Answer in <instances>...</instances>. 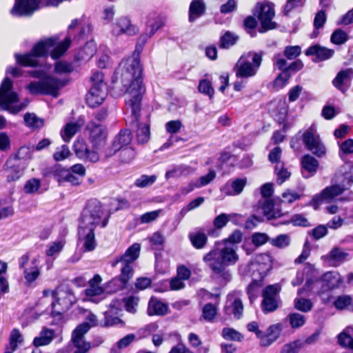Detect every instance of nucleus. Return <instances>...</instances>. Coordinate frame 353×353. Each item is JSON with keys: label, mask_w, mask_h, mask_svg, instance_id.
Here are the masks:
<instances>
[{"label": "nucleus", "mask_w": 353, "mask_h": 353, "mask_svg": "<svg viewBox=\"0 0 353 353\" xmlns=\"http://www.w3.org/2000/svg\"><path fill=\"white\" fill-rule=\"evenodd\" d=\"M86 322L81 324L72 332V340L76 350L73 353H86L91 347L90 344L85 342L83 336L91 327L97 325V316L90 312L86 316Z\"/></svg>", "instance_id": "9d476101"}, {"label": "nucleus", "mask_w": 353, "mask_h": 353, "mask_svg": "<svg viewBox=\"0 0 353 353\" xmlns=\"http://www.w3.org/2000/svg\"><path fill=\"white\" fill-rule=\"evenodd\" d=\"M217 314V307L212 303H207L203 308L202 316L208 321H212Z\"/></svg>", "instance_id": "6e6d98bb"}, {"label": "nucleus", "mask_w": 353, "mask_h": 353, "mask_svg": "<svg viewBox=\"0 0 353 353\" xmlns=\"http://www.w3.org/2000/svg\"><path fill=\"white\" fill-rule=\"evenodd\" d=\"M262 62L261 54L249 52L239 58L234 66L236 76L239 78H250L255 76Z\"/></svg>", "instance_id": "6e6552de"}, {"label": "nucleus", "mask_w": 353, "mask_h": 353, "mask_svg": "<svg viewBox=\"0 0 353 353\" xmlns=\"http://www.w3.org/2000/svg\"><path fill=\"white\" fill-rule=\"evenodd\" d=\"M30 150L27 147H21L17 153L10 157L5 163L4 170L8 181L19 179L23 174L21 159L29 157Z\"/></svg>", "instance_id": "9b49d317"}, {"label": "nucleus", "mask_w": 353, "mask_h": 353, "mask_svg": "<svg viewBox=\"0 0 353 353\" xmlns=\"http://www.w3.org/2000/svg\"><path fill=\"white\" fill-rule=\"evenodd\" d=\"M334 180L348 190L353 184V164L348 163L343 165L335 174Z\"/></svg>", "instance_id": "b1692460"}, {"label": "nucleus", "mask_w": 353, "mask_h": 353, "mask_svg": "<svg viewBox=\"0 0 353 353\" xmlns=\"http://www.w3.org/2000/svg\"><path fill=\"white\" fill-rule=\"evenodd\" d=\"M30 75L39 79L28 83L26 88L31 94L51 95L57 97L59 90L66 85V81L50 75H44L43 70H33Z\"/></svg>", "instance_id": "423d86ee"}, {"label": "nucleus", "mask_w": 353, "mask_h": 353, "mask_svg": "<svg viewBox=\"0 0 353 353\" xmlns=\"http://www.w3.org/2000/svg\"><path fill=\"white\" fill-rule=\"evenodd\" d=\"M74 151L76 156L81 160L97 163L99 161V154L97 152V148L90 149L83 140H77L74 143Z\"/></svg>", "instance_id": "6ab92c4d"}, {"label": "nucleus", "mask_w": 353, "mask_h": 353, "mask_svg": "<svg viewBox=\"0 0 353 353\" xmlns=\"http://www.w3.org/2000/svg\"><path fill=\"white\" fill-rule=\"evenodd\" d=\"M41 186V181L38 179L32 178L28 180L24 185V191L27 194H34Z\"/></svg>", "instance_id": "052dcab7"}, {"label": "nucleus", "mask_w": 353, "mask_h": 353, "mask_svg": "<svg viewBox=\"0 0 353 353\" xmlns=\"http://www.w3.org/2000/svg\"><path fill=\"white\" fill-rule=\"evenodd\" d=\"M274 170L277 176V183L279 184L283 183L290 176V173L285 168L283 162H278L275 165Z\"/></svg>", "instance_id": "8fccbe9b"}, {"label": "nucleus", "mask_w": 353, "mask_h": 353, "mask_svg": "<svg viewBox=\"0 0 353 353\" xmlns=\"http://www.w3.org/2000/svg\"><path fill=\"white\" fill-rule=\"evenodd\" d=\"M302 174L305 178H309L316 173L319 167V161L310 154H305L301 161Z\"/></svg>", "instance_id": "7c9ffc66"}, {"label": "nucleus", "mask_w": 353, "mask_h": 353, "mask_svg": "<svg viewBox=\"0 0 353 353\" xmlns=\"http://www.w3.org/2000/svg\"><path fill=\"white\" fill-rule=\"evenodd\" d=\"M165 21L166 17L165 16L155 14L150 16L146 22L145 32L139 36L137 45L143 46L149 38L165 26Z\"/></svg>", "instance_id": "dca6fc26"}, {"label": "nucleus", "mask_w": 353, "mask_h": 353, "mask_svg": "<svg viewBox=\"0 0 353 353\" xmlns=\"http://www.w3.org/2000/svg\"><path fill=\"white\" fill-rule=\"evenodd\" d=\"M132 141V135L129 130H121L115 137L111 147L106 150L105 157L113 156L117 151L129 145Z\"/></svg>", "instance_id": "4be33fe9"}, {"label": "nucleus", "mask_w": 353, "mask_h": 353, "mask_svg": "<svg viewBox=\"0 0 353 353\" xmlns=\"http://www.w3.org/2000/svg\"><path fill=\"white\" fill-rule=\"evenodd\" d=\"M83 125L81 120H78L76 122H69L66 123L61 131V136L65 142H69L74 135L81 129Z\"/></svg>", "instance_id": "f704fd0d"}, {"label": "nucleus", "mask_w": 353, "mask_h": 353, "mask_svg": "<svg viewBox=\"0 0 353 353\" xmlns=\"http://www.w3.org/2000/svg\"><path fill=\"white\" fill-rule=\"evenodd\" d=\"M91 88L86 96L89 106L95 108L103 103L107 97L106 85L103 81V74L101 72H94L91 77Z\"/></svg>", "instance_id": "1a4fd4ad"}, {"label": "nucleus", "mask_w": 353, "mask_h": 353, "mask_svg": "<svg viewBox=\"0 0 353 353\" xmlns=\"http://www.w3.org/2000/svg\"><path fill=\"white\" fill-rule=\"evenodd\" d=\"M141 245L139 243H134L130 246L125 253L117 259L112 265L121 263V274L118 278L112 279L108 286L112 288L113 292H117L126 288L128 281L133 276L132 263L139 258L140 254Z\"/></svg>", "instance_id": "39448f33"}, {"label": "nucleus", "mask_w": 353, "mask_h": 353, "mask_svg": "<svg viewBox=\"0 0 353 353\" xmlns=\"http://www.w3.org/2000/svg\"><path fill=\"white\" fill-rule=\"evenodd\" d=\"M192 172V170L190 166L181 165L174 168L172 170L168 171L165 173V177L167 179L171 177H179L181 175L187 174Z\"/></svg>", "instance_id": "de8ad7c7"}, {"label": "nucleus", "mask_w": 353, "mask_h": 353, "mask_svg": "<svg viewBox=\"0 0 353 353\" xmlns=\"http://www.w3.org/2000/svg\"><path fill=\"white\" fill-rule=\"evenodd\" d=\"M323 290H330L339 288L343 283V279L336 272H327L321 278Z\"/></svg>", "instance_id": "c756f323"}, {"label": "nucleus", "mask_w": 353, "mask_h": 353, "mask_svg": "<svg viewBox=\"0 0 353 353\" xmlns=\"http://www.w3.org/2000/svg\"><path fill=\"white\" fill-rule=\"evenodd\" d=\"M23 274L27 285H30L34 283L41 274L38 259L34 258L31 261V265L27 268H24Z\"/></svg>", "instance_id": "72a5a7b5"}, {"label": "nucleus", "mask_w": 353, "mask_h": 353, "mask_svg": "<svg viewBox=\"0 0 353 353\" xmlns=\"http://www.w3.org/2000/svg\"><path fill=\"white\" fill-rule=\"evenodd\" d=\"M257 13V18L261 22V27L259 32H265L268 30L276 28V23L272 21L275 15L273 5L271 3H259L256 7L255 14Z\"/></svg>", "instance_id": "4468645a"}, {"label": "nucleus", "mask_w": 353, "mask_h": 353, "mask_svg": "<svg viewBox=\"0 0 353 353\" xmlns=\"http://www.w3.org/2000/svg\"><path fill=\"white\" fill-rule=\"evenodd\" d=\"M157 180L155 175H142L135 181L136 186L139 188H145L153 184Z\"/></svg>", "instance_id": "0e129e2a"}, {"label": "nucleus", "mask_w": 353, "mask_h": 353, "mask_svg": "<svg viewBox=\"0 0 353 353\" xmlns=\"http://www.w3.org/2000/svg\"><path fill=\"white\" fill-rule=\"evenodd\" d=\"M198 90L200 92L208 95L210 98L212 97L214 92L212 83L206 79L200 81Z\"/></svg>", "instance_id": "69168bd1"}, {"label": "nucleus", "mask_w": 353, "mask_h": 353, "mask_svg": "<svg viewBox=\"0 0 353 353\" xmlns=\"http://www.w3.org/2000/svg\"><path fill=\"white\" fill-rule=\"evenodd\" d=\"M291 239L288 234H279L275 238L270 239L272 245L279 248H285L290 244Z\"/></svg>", "instance_id": "49530a36"}, {"label": "nucleus", "mask_w": 353, "mask_h": 353, "mask_svg": "<svg viewBox=\"0 0 353 353\" xmlns=\"http://www.w3.org/2000/svg\"><path fill=\"white\" fill-rule=\"evenodd\" d=\"M338 342L341 346L347 347L353 350V339L347 332V330H344L338 335Z\"/></svg>", "instance_id": "338daca9"}, {"label": "nucleus", "mask_w": 353, "mask_h": 353, "mask_svg": "<svg viewBox=\"0 0 353 353\" xmlns=\"http://www.w3.org/2000/svg\"><path fill=\"white\" fill-rule=\"evenodd\" d=\"M234 216V214L221 213L216 216L213 221V225L216 229H221L226 225L228 221Z\"/></svg>", "instance_id": "864d4df0"}, {"label": "nucleus", "mask_w": 353, "mask_h": 353, "mask_svg": "<svg viewBox=\"0 0 353 353\" xmlns=\"http://www.w3.org/2000/svg\"><path fill=\"white\" fill-rule=\"evenodd\" d=\"M313 304L310 300L304 298H297L294 300V307L303 312H307L312 308Z\"/></svg>", "instance_id": "5fc2aeb1"}, {"label": "nucleus", "mask_w": 353, "mask_h": 353, "mask_svg": "<svg viewBox=\"0 0 353 353\" xmlns=\"http://www.w3.org/2000/svg\"><path fill=\"white\" fill-rule=\"evenodd\" d=\"M23 336L18 329H13L10 334V348L12 352L15 351L18 345L23 342Z\"/></svg>", "instance_id": "09e8293b"}, {"label": "nucleus", "mask_w": 353, "mask_h": 353, "mask_svg": "<svg viewBox=\"0 0 353 353\" xmlns=\"http://www.w3.org/2000/svg\"><path fill=\"white\" fill-rule=\"evenodd\" d=\"M238 39L239 37L236 34L228 31L221 38L220 47L229 48L234 45Z\"/></svg>", "instance_id": "a18cd8bd"}, {"label": "nucleus", "mask_w": 353, "mask_h": 353, "mask_svg": "<svg viewBox=\"0 0 353 353\" xmlns=\"http://www.w3.org/2000/svg\"><path fill=\"white\" fill-rule=\"evenodd\" d=\"M242 234L240 231H234L222 243L217 245L208 253L203 256V261L214 274H220L229 280L231 275L225 271L227 266L234 265L239 260L236 254L237 246L235 245L241 241Z\"/></svg>", "instance_id": "20e7f679"}, {"label": "nucleus", "mask_w": 353, "mask_h": 353, "mask_svg": "<svg viewBox=\"0 0 353 353\" xmlns=\"http://www.w3.org/2000/svg\"><path fill=\"white\" fill-rule=\"evenodd\" d=\"M139 31V28L132 24L128 17H121L116 19L112 24V32L114 36L126 34L128 36L136 35Z\"/></svg>", "instance_id": "aec40b11"}, {"label": "nucleus", "mask_w": 353, "mask_h": 353, "mask_svg": "<svg viewBox=\"0 0 353 353\" xmlns=\"http://www.w3.org/2000/svg\"><path fill=\"white\" fill-rule=\"evenodd\" d=\"M41 0H16L10 13L15 17L31 16L39 9Z\"/></svg>", "instance_id": "a211bd4d"}, {"label": "nucleus", "mask_w": 353, "mask_h": 353, "mask_svg": "<svg viewBox=\"0 0 353 353\" xmlns=\"http://www.w3.org/2000/svg\"><path fill=\"white\" fill-rule=\"evenodd\" d=\"M290 324L292 328H299L302 327L306 321L305 316L299 313H292L288 316Z\"/></svg>", "instance_id": "603ef678"}, {"label": "nucleus", "mask_w": 353, "mask_h": 353, "mask_svg": "<svg viewBox=\"0 0 353 353\" xmlns=\"http://www.w3.org/2000/svg\"><path fill=\"white\" fill-rule=\"evenodd\" d=\"M65 241L59 240L53 241L48 245V248L46 250V254L48 256H53L58 254L63 248Z\"/></svg>", "instance_id": "3c124183"}, {"label": "nucleus", "mask_w": 353, "mask_h": 353, "mask_svg": "<svg viewBox=\"0 0 353 353\" xmlns=\"http://www.w3.org/2000/svg\"><path fill=\"white\" fill-rule=\"evenodd\" d=\"M301 48L298 46H288L285 47L283 54L284 56L289 60H292L299 57L301 54Z\"/></svg>", "instance_id": "774afa93"}, {"label": "nucleus", "mask_w": 353, "mask_h": 353, "mask_svg": "<svg viewBox=\"0 0 353 353\" xmlns=\"http://www.w3.org/2000/svg\"><path fill=\"white\" fill-rule=\"evenodd\" d=\"M205 10V5L203 0H193L189 8V20L192 22L202 16Z\"/></svg>", "instance_id": "e433bc0d"}, {"label": "nucleus", "mask_w": 353, "mask_h": 353, "mask_svg": "<svg viewBox=\"0 0 353 353\" xmlns=\"http://www.w3.org/2000/svg\"><path fill=\"white\" fill-rule=\"evenodd\" d=\"M75 29L79 30L77 36L74 37V39L77 40L84 39L91 32L90 25L85 20L74 19L68 27L69 36L63 41L55 46L58 40L57 38H47L41 40L34 46L30 52L24 54H16L17 62L26 67L37 66L39 65L38 58L46 56L52 47L54 48L50 52L51 57L53 59L60 58L69 48L71 43L70 37L73 34V30Z\"/></svg>", "instance_id": "f03ea898"}, {"label": "nucleus", "mask_w": 353, "mask_h": 353, "mask_svg": "<svg viewBox=\"0 0 353 353\" xmlns=\"http://www.w3.org/2000/svg\"><path fill=\"white\" fill-rule=\"evenodd\" d=\"M70 172L69 169H65L59 165L52 168L51 174L61 185L68 182Z\"/></svg>", "instance_id": "a19ab883"}, {"label": "nucleus", "mask_w": 353, "mask_h": 353, "mask_svg": "<svg viewBox=\"0 0 353 353\" xmlns=\"http://www.w3.org/2000/svg\"><path fill=\"white\" fill-rule=\"evenodd\" d=\"M96 51L95 43L93 41H90L78 52L76 57L78 60L87 61L93 57Z\"/></svg>", "instance_id": "58836bf2"}, {"label": "nucleus", "mask_w": 353, "mask_h": 353, "mask_svg": "<svg viewBox=\"0 0 353 353\" xmlns=\"http://www.w3.org/2000/svg\"><path fill=\"white\" fill-rule=\"evenodd\" d=\"M281 331V325L279 323L270 326L266 332H263V336L261 339V345L262 346L270 345L278 339Z\"/></svg>", "instance_id": "473e14b6"}, {"label": "nucleus", "mask_w": 353, "mask_h": 353, "mask_svg": "<svg viewBox=\"0 0 353 353\" xmlns=\"http://www.w3.org/2000/svg\"><path fill=\"white\" fill-rule=\"evenodd\" d=\"M71 154L69 148L66 145H63L57 148L53 154V158L56 161L65 160Z\"/></svg>", "instance_id": "13d9d810"}, {"label": "nucleus", "mask_w": 353, "mask_h": 353, "mask_svg": "<svg viewBox=\"0 0 353 353\" xmlns=\"http://www.w3.org/2000/svg\"><path fill=\"white\" fill-rule=\"evenodd\" d=\"M54 336V330L48 328H43L41 331L39 336L34 339L33 345L35 347L47 345L51 343Z\"/></svg>", "instance_id": "4c0bfd02"}, {"label": "nucleus", "mask_w": 353, "mask_h": 353, "mask_svg": "<svg viewBox=\"0 0 353 353\" xmlns=\"http://www.w3.org/2000/svg\"><path fill=\"white\" fill-rule=\"evenodd\" d=\"M112 83L116 84L115 87L119 88L121 85V90L128 95L126 105L130 110V122H137L141 109L142 97L145 92L138 54L121 62L112 77Z\"/></svg>", "instance_id": "f257e3e1"}, {"label": "nucleus", "mask_w": 353, "mask_h": 353, "mask_svg": "<svg viewBox=\"0 0 353 353\" xmlns=\"http://www.w3.org/2000/svg\"><path fill=\"white\" fill-rule=\"evenodd\" d=\"M188 237L193 247L196 249L203 248L208 241L206 234L200 231L190 233Z\"/></svg>", "instance_id": "ea45409f"}, {"label": "nucleus", "mask_w": 353, "mask_h": 353, "mask_svg": "<svg viewBox=\"0 0 353 353\" xmlns=\"http://www.w3.org/2000/svg\"><path fill=\"white\" fill-rule=\"evenodd\" d=\"M257 21L254 17L249 16L244 19L243 25L247 32L250 34L252 37L256 36L255 28Z\"/></svg>", "instance_id": "e2e57ef3"}, {"label": "nucleus", "mask_w": 353, "mask_h": 353, "mask_svg": "<svg viewBox=\"0 0 353 353\" xmlns=\"http://www.w3.org/2000/svg\"><path fill=\"white\" fill-rule=\"evenodd\" d=\"M101 281V277L99 274H95L94 277L89 281V287L85 290V294L88 297H94L102 294L104 290L100 286Z\"/></svg>", "instance_id": "c9c22d12"}, {"label": "nucleus", "mask_w": 353, "mask_h": 353, "mask_svg": "<svg viewBox=\"0 0 353 353\" xmlns=\"http://www.w3.org/2000/svg\"><path fill=\"white\" fill-rule=\"evenodd\" d=\"M302 139L305 148L318 157H322L325 154V146L321 141L314 125H312L304 131L302 134Z\"/></svg>", "instance_id": "f8f14e48"}, {"label": "nucleus", "mask_w": 353, "mask_h": 353, "mask_svg": "<svg viewBox=\"0 0 353 353\" xmlns=\"http://www.w3.org/2000/svg\"><path fill=\"white\" fill-rule=\"evenodd\" d=\"M237 293L228 295L224 310L226 314H232L236 319H240L243 311V305Z\"/></svg>", "instance_id": "5701e85b"}, {"label": "nucleus", "mask_w": 353, "mask_h": 353, "mask_svg": "<svg viewBox=\"0 0 353 353\" xmlns=\"http://www.w3.org/2000/svg\"><path fill=\"white\" fill-rule=\"evenodd\" d=\"M353 79V69L348 68L340 70L332 80V85L335 88L345 94L351 85Z\"/></svg>", "instance_id": "412c9836"}, {"label": "nucleus", "mask_w": 353, "mask_h": 353, "mask_svg": "<svg viewBox=\"0 0 353 353\" xmlns=\"http://www.w3.org/2000/svg\"><path fill=\"white\" fill-rule=\"evenodd\" d=\"M349 39V37L344 30L338 28L336 29L331 34L330 41L336 46L345 44Z\"/></svg>", "instance_id": "c03bdc74"}, {"label": "nucleus", "mask_w": 353, "mask_h": 353, "mask_svg": "<svg viewBox=\"0 0 353 353\" xmlns=\"http://www.w3.org/2000/svg\"><path fill=\"white\" fill-rule=\"evenodd\" d=\"M345 190H346L345 188L339 183L326 187L320 194L314 196L312 203L314 208L317 209L318 205L323 201L328 202L333 201L336 196L342 194Z\"/></svg>", "instance_id": "f3484780"}, {"label": "nucleus", "mask_w": 353, "mask_h": 353, "mask_svg": "<svg viewBox=\"0 0 353 353\" xmlns=\"http://www.w3.org/2000/svg\"><path fill=\"white\" fill-rule=\"evenodd\" d=\"M19 101V96L12 89V81L6 77L0 85V108L12 114H17L21 111L28 103H21L14 105Z\"/></svg>", "instance_id": "0eeeda50"}, {"label": "nucleus", "mask_w": 353, "mask_h": 353, "mask_svg": "<svg viewBox=\"0 0 353 353\" xmlns=\"http://www.w3.org/2000/svg\"><path fill=\"white\" fill-rule=\"evenodd\" d=\"M56 301L52 303V315L59 316L68 310L75 302L73 293L68 288H59L56 290Z\"/></svg>", "instance_id": "ddd939ff"}, {"label": "nucleus", "mask_w": 353, "mask_h": 353, "mask_svg": "<svg viewBox=\"0 0 353 353\" xmlns=\"http://www.w3.org/2000/svg\"><path fill=\"white\" fill-rule=\"evenodd\" d=\"M334 305L338 310L347 309L353 312V301L350 295L343 294L337 296L334 302Z\"/></svg>", "instance_id": "79ce46f5"}, {"label": "nucleus", "mask_w": 353, "mask_h": 353, "mask_svg": "<svg viewBox=\"0 0 353 353\" xmlns=\"http://www.w3.org/2000/svg\"><path fill=\"white\" fill-rule=\"evenodd\" d=\"M24 121L28 126L39 128L43 126V120L39 119L34 114L27 113L24 115Z\"/></svg>", "instance_id": "4d7b16f0"}, {"label": "nucleus", "mask_w": 353, "mask_h": 353, "mask_svg": "<svg viewBox=\"0 0 353 353\" xmlns=\"http://www.w3.org/2000/svg\"><path fill=\"white\" fill-rule=\"evenodd\" d=\"M281 288L278 284L268 285L263 291L261 308L264 313L275 311L279 307Z\"/></svg>", "instance_id": "2eb2a0df"}, {"label": "nucleus", "mask_w": 353, "mask_h": 353, "mask_svg": "<svg viewBox=\"0 0 353 353\" xmlns=\"http://www.w3.org/2000/svg\"><path fill=\"white\" fill-rule=\"evenodd\" d=\"M147 311L149 316H164L168 313V306L161 300L152 296L149 301Z\"/></svg>", "instance_id": "2f4dec72"}, {"label": "nucleus", "mask_w": 353, "mask_h": 353, "mask_svg": "<svg viewBox=\"0 0 353 353\" xmlns=\"http://www.w3.org/2000/svg\"><path fill=\"white\" fill-rule=\"evenodd\" d=\"M349 254L340 248H333L327 256L323 259L327 261L332 266L338 267L347 260Z\"/></svg>", "instance_id": "c85d7f7f"}, {"label": "nucleus", "mask_w": 353, "mask_h": 353, "mask_svg": "<svg viewBox=\"0 0 353 353\" xmlns=\"http://www.w3.org/2000/svg\"><path fill=\"white\" fill-rule=\"evenodd\" d=\"M89 132V139L93 143V147L97 148L106 138L104 128L99 124L93 122L88 123L86 128Z\"/></svg>", "instance_id": "bb28decb"}, {"label": "nucleus", "mask_w": 353, "mask_h": 353, "mask_svg": "<svg viewBox=\"0 0 353 353\" xmlns=\"http://www.w3.org/2000/svg\"><path fill=\"white\" fill-rule=\"evenodd\" d=\"M150 137V126L146 123H139L137 125V139L139 143L148 142Z\"/></svg>", "instance_id": "37998d69"}, {"label": "nucleus", "mask_w": 353, "mask_h": 353, "mask_svg": "<svg viewBox=\"0 0 353 353\" xmlns=\"http://www.w3.org/2000/svg\"><path fill=\"white\" fill-rule=\"evenodd\" d=\"M285 58L286 57L284 56V54L277 53L274 55L272 59L274 65L281 71H288V65Z\"/></svg>", "instance_id": "bf43d9fd"}, {"label": "nucleus", "mask_w": 353, "mask_h": 353, "mask_svg": "<svg viewBox=\"0 0 353 353\" xmlns=\"http://www.w3.org/2000/svg\"><path fill=\"white\" fill-rule=\"evenodd\" d=\"M101 203L97 200L89 201L83 209L79 223L78 245L83 252L93 251L97 243L94 230L97 226L105 227L109 219Z\"/></svg>", "instance_id": "7ed1b4c3"}, {"label": "nucleus", "mask_w": 353, "mask_h": 353, "mask_svg": "<svg viewBox=\"0 0 353 353\" xmlns=\"http://www.w3.org/2000/svg\"><path fill=\"white\" fill-rule=\"evenodd\" d=\"M222 336L227 340L240 341L242 339L241 334L232 328L225 327L222 330Z\"/></svg>", "instance_id": "680f3d73"}, {"label": "nucleus", "mask_w": 353, "mask_h": 353, "mask_svg": "<svg viewBox=\"0 0 353 353\" xmlns=\"http://www.w3.org/2000/svg\"><path fill=\"white\" fill-rule=\"evenodd\" d=\"M246 182V179H236L232 181H228L221 188V191L227 196L238 195L243 191Z\"/></svg>", "instance_id": "cd10ccee"}, {"label": "nucleus", "mask_w": 353, "mask_h": 353, "mask_svg": "<svg viewBox=\"0 0 353 353\" xmlns=\"http://www.w3.org/2000/svg\"><path fill=\"white\" fill-rule=\"evenodd\" d=\"M272 257L267 253L258 254L250 265V270H258L260 275H265L272 268Z\"/></svg>", "instance_id": "393cba45"}, {"label": "nucleus", "mask_w": 353, "mask_h": 353, "mask_svg": "<svg viewBox=\"0 0 353 353\" xmlns=\"http://www.w3.org/2000/svg\"><path fill=\"white\" fill-rule=\"evenodd\" d=\"M335 53L334 50L321 46L319 44L310 46L305 51L307 56H315V61H323L331 59Z\"/></svg>", "instance_id": "a878e982"}]
</instances>
